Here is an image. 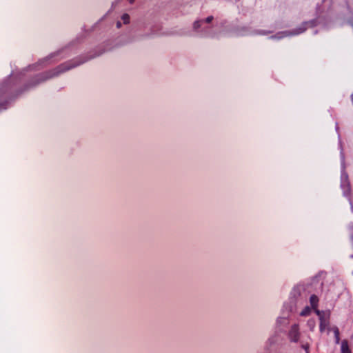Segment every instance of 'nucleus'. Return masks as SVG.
Here are the masks:
<instances>
[{
  "label": "nucleus",
  "mask_w": 353,
  "mask_h": 353,
  "mask_svg": "<svg viewBox=\"0 0 353 353\" xmlns=\"http://www.w3.org/2000/svg\"><path fill=\"white\" fill-rule=\"evenodd\" d=\"M310 313V309L309 307H305L303 311L301 312V316H307Z\"/></svg>",
  "instance_id": "nucleus-7"
},
{
  "label": "nucleus",
  "mask_w": 353,
  "mask_h": 353,
  "mask_svg": "<svg viewBox=\"0 0 353 353\" xmlns=\"http://www.w3.org/2000/svg\"><path fill=\"white\" fill-rule=\"evenodd\" d=\"M335 334H336V340H337V342H339V332L338 330V329H336L335 330Z\"/></svg>",
  "instance_id": "nucleus-9"
},
{
  "label": "nucleus",
  "mask_w": 353,
  "mask_h": 353,
  "mask_svg": "<svg viewBox=\"0 0 353 353\" xmlns=\"http://www.w3.org/2000/svg\"><path fill=\"white\" fill-rule=\"evenodd\" d=\"M121 19L124 24H128L130 23V16L128 14H124L121 17Z\"/></svg>",
  "instance_id": "nucleus-5"
},
{
  "label": "nucleus",
  "mask_w": 353,
  "mask_h": 353,
  "mask_svg": "<svg viewBox=\"0 0 353 353\" xmlns=\"http://www.w3.org/2000/svg\"><path fill=\"white\" fill-rule=\"evenodd\" d=\"M6 91L0 90V104L3 107V105L1 104L2 101L6 97Z\"/></svg>",
  "instance_id": "nucleus-6"
},
{
  "label": "nucleus",
  "mask_w": 353,
  "mask_h": 353,
  "mask_svg": "<svg viewBox=\"0 0 353 353\" xmlns=\"http://www.w3.org/2000/svg\"><path fill=\"white\" fill-rule=\"evenodd\" d=\"M319 302V299L317 296L315 295H313L310 298V303L313 307V309L315 310V312L317 315H321V312L317 309V304Z\"/></svg>",
  "instance_id": "nucleus-2"
},
{
  "label": "nucleus",
  "mask_w": 353,
  "mask_h": 353,
  "mask_svg": "<svg viewBox=\"0 0 353 353\" xmlns=\"http://www.w3.org/2000/svg\"><path fill=\"white\" fill-rule=\"evenodd\" d=\"M290 334L294 341L298 340V327L296 326L292 327Z\"/></svg>",
  "instance_id": "nucleus-4"
},
{
  "label": "nucleus",
  "mask_w": 353,
  "mask_h": 353,
  "mask_svg": "<svg viewBox=\"0 0 353 353\" xmlns=\"http://www.w3.org/2000/svg\"><path fill=\"white\" fill-rule=\"evenodd\" d=\"M321 320V330H323L327 325L328 315H325L324 312H321V315H318Z\"/></svg>",
  "instance_id": "nucleus-1"
},
{
  "label": "nucleus",
  "mask_w": 353,
  "mask_h": 353,
  "mask_svg": "<svg viewBox=\"0 0 353 353\" xmlns=\"http://www.w3.org/2000/svg\"><path fill=\"white\" fill-rule=\"evenodd\" d=\"M129 3H132L134 0H127Z\"/></svg>",
  "instance_id": "nucleus-12"
},
{
  "label": "nucleus",
  "mask_w": 353,
  "mask_h": 353,
  "mask_svg": "<svg viewBox=\"0 0 353 353\" xmlns=\"http://www.w3.org/2000/svg\"><path fill=\"white\" fill-rule=\"evenodd\" d=\"M341 353H351L348 343L346 341H343L341 345Z\"/></svg>",
  "instance_id": "nucleus-3"
},
{
  "label": "nucleus",
  "mask_w": 353,
  "mask_h": 353,
  "mask_svg": "<svg viewBox=\"0 0 353 353\" xmlns=\"http://www.w3.org/2000/svg\"><path fill=\"white\" fill-rule=\"evenodd\" d=\"M117 27L118 28H120L121 27V23L120 21H118V22L117 23Z\"/></svg>",
  "instance_id": "nucleus-11"
},
{
  "label": "nucleus",
  "mask_w": 353,
  "mask_h": 353,
  "mask_svg": "<svg viewBox=\"0 0 353 353\" xmlns=\"http://www.w3.org/2000/svg\"><path fill=\"white\" fill-rule=\"evenodd\" d=\"M213 19V17H208L206 19H205V21L207 23H210Z\"/></svg>",
  "instance_id": "nucleus-10"
},
{
  "label": "nucleus",
  "mask_w": 353,
  "mask_h": 353,
  "mask_svg": "<svg viewBox=\"0 0 353 353\" xmlns=\"http://www.w3.org/2000/svg\"><path fill=\"white\" fill-rule=\"evenodd\" d=\"M200 23H201L200 21L195 22L194 24V28H196V29L199 28L200 27V26H201Z\"/></svg>",
  "instance_id": "nucleus-8"
}]
</instances>
